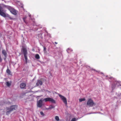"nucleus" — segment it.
I'll return each instance as SVG.
<instances>
[{"instance_id": "obj_14", "label": "nucleus", "mask_w": 121, "mask_h": 121, "mask_svg": "<svg viewBox=\"0 0 121 121\" xmlns=\"http://www.w3.org/2000/svg\"><path fill=\"white\" fill-rule=\"evenodd\" d=\"M79 100L80 102H82V101H85V99L84 98L80 99H79Z\"/></svg>"}, {"instance_id": "obj_8", "label": "nucleus", "mask_w": 121, "mask_h": 121, "mask_svg": "<svg viewBox=\"0 0 121 121\" xmlns=\"http://www.w3.org/2000/svg\"><path fill=\"white\" fill-rule=\"evenodd\" d=\"M26 86V84L24 82H22L21 84L20 85V88L22 89H24Z\"/></svg>"}, {"instance_id": "obj_6", "label": "nucleus", "mask_w": 121, "mask_h": 121, "mask_svg": "<svg viewBox=\"0 0 121 121\" xmlns=\"http://www.w3.org/2000/svg\"><path fill=\"white\" fill-rule=\"evenodd\" d=\"M59 96L60 97L61 99L65 104V105H67V102L66 98L64 96L60 94H59Z\"/></svg>"}, {"instance_id": "obj_25", "label": "nucleus", "mask_w": 121, "mask_h": 121, "mask_svg": "<svg viewBox=\"0 0 121 121\" xmlns=\"http://www.w3.org/2000/svg\"><path fill=\"white\" fill-rule=\"evenodd\" d=\"M24 95H25V94H26V93H24Z\"/></svg>"}, {"instance_id": "obj_11", "label": "nucleus", "mask_w": 121, "mask_h": 121, "mask_svg": "<svg viewBox=\"0 0 121 121\" xmlns=\"http://www.w3.org/2000/svg\"><path fill=\"white\" fill-rule=\"evenodd\" d=\"M6 72L8 74L10 75L11 74V72L8 68L6 70Z\"/></svg>"}, {"instance_id": "obj_2", "label": "nucleus", "mask_w": 121, "mask_h": 121, "mask_svg": "<svg viewBox=\"0 0 121 121\" xmlns=\"http://www.w3.org/2000/svg\"><path fill=\"white\" fill-rule=\"evenodd\" d=\"M4 11L2 7L0 6V15L2 16L5 17H9L10 19L12 20L13 18L10 16L8 14H6L4 13Z\"/></svg>"}, {"instance_id": "obj_24", "label": "nucleus", "mask_w": 121, "mask_h": 121, "mask_svg": "<svg viewBox=\"0 0 121 121\" xmlns=\"http://www.w3.org/2000/svg\"><path fill=\"white\" fill-rule=\"evenodd\" d=\"M55 44H57V43L56 42H55Z\"/></svg>"}, {"instance_id": "obj_1", "label": "nucleus", "mask_w": 121, "mask_h": 121, "mask_svg": "<svg viewBox=\"0 0 121 121\" xmlns=\"http://www.w3.org/2000/svg\"><path fill=\"white\" fill-rule=\"evenodd\" d=\"M43 101L45 102L49 101L52 103L55 104V100L53 98L50 97H47L44 99H42L37 101V106L39 108H41L43 105Z\"/></svg>"}, {"instance_id": "obj_12", "label": "nucleus", "mask_w": 121, "mask_h": 121, "mask_svg": "<svg viewBox=\"0 0 121 121\" xmlns=\"http://www.w3.org/2000/svg\"><path fill=\"white\" fill-rule=\"evenodd\" d=\"M35 58L37 59H39L40 58L39 55L38 54H37L35 55Z\"/></svg>"}, {"instance_id": "obj_3", "label": "nucleus", "mask_w": 121, "mask_h": 121, "mask_svg": "<svg viewBox=\"0 0 121 121\" xmlns=\"http://www.w3.org/2000/svg\"><path fill=\"white\" fill-rule=\"evenodd\" d=\"M17 106L15 105L11 106L10 108H7V111L6 112V114L8 115L11 112L17 109Z\"/></svg>"}, {"instance_id": "obj_7", "label": "nucleus", "mask_w": 121, "mask_h": 121, "mask_svg": "<svg viewBox=\"0 0 121 121\" xmlns=\"http://www.w3.org/2000/svg\"><path fill=\"white\" fill-rule=\"evenodd\" d=\"M2 54L4 55L5 58H4V60H5L6 59L7 57V53L4 50H3L2 51Z\"/></svg>"}, {"instance_id": "obj_21", "label": "nucleus", "mask_w": 121, "mask_h": 121, "mask_svg": "<svg viewBox=\"0 0 121 121\" xmlns=\"http://www.w3.org/2000/svg\"><path fill=\"white\" fill-rule=\"evenodd\" d=\"M43 48H44L43 51L44 52H45L46 51V48L45 47H43Z\"/></svg>"}, {"instance_id": "obj_10", "label": "nucleus", "mask_w": 121, "mask_h": 121, "mask_svg": "<svg viewBox=\"0 0 121 121\" xmlns=\"http://www.w3.org/2000/svg\"><path fill=\"white\" fill-rule=\"evenodd\" d=\"M42 82L40 80H38L37 81L36 83V85L37 86H39V85H42Z\"/></svg>"}, {"instance_id": "obj_13", "label": "nucleus", "mask_w": 121, "mask_h": 121, "mask_svg": "<svg viewBox=\"0 0 121 121\" xmlns=\"http://www.w3.org/2000/svg\"><path fill=\"white\" fill-rule=\"evenodd\" d=\"M55 119L57 121H58L59 120V118L58 116H56L55 117Z\"/></svg>"}, {"instance_id": "obj_22", "label": "nucleus", "mask_w": 121, "mask_h": 121, "mask_svg": "<svg viewBox=\"0 0 121 121\" xmlns=\"http://www.w3.org/2000/svg\"><path fill=\"white\" fill-rule=\"evenodd\" d=\"M2 59L1 58V57L0 56V63L1 62H2Z\"/></svg>"}, {"instance_id": "obj_9", "label": "nucleus", "mask_w": 121, "mask_h": 121, "mask_svg": "<svg viewBox=\"0 0 121 121\" xmlns=\"http://www.w3.org/2000/svg\"><path fill=\"white\" fill-rule=\"evenodd\" d=\"M10 12L13 14L16 15L17 14L16 11L14 9H13Z\"/></svg>"}, {"instance_id": "obj_15", "label": "nucleus", "mask_w": 121, "mask_h": 121, "mask_svg": "<svg viewBox=\"0 0 121 121\" xmlns=\"http://www.w3.org/2000/svg\"><path fill=\"white\" fill-rule=\"evenodd\" d=\"M7 8L10 11V12L13 9L12 7L10 6H8L7 7Z\"/></svg>"}, {"instance_id": "obj_17", "label": "nucleus", "mask_w": 121, "mask_h": 121, "mask_svg": "<svg viewBox=\"0 0 121 121\" xmlns=\"http://www.w3.org/2000/svg\"><path fill=\"white\" fill-rule=\"evenodd\" d=\"M54 107V106H53L52 105H50L49 107L50 109L53 108Z\"/></svg>"}, {"instance_id": "obj_19", "label": "nucleus", "mask_w": 121, "mask_h": 121, "mask_svg": "<svg viewBox=\"0 0 121 121\" xmlns=\"http://www.w3.org/2000/svg\"><path fill=\"white\" fill-rule=\"evenodd\" d=\"M40 113L43 116H44V114L43 112H40Z\"/></svg>"}, {"instance_id": "obj_20", "label": "nucleus", "mask_w": 121, "mask_h": 121, "mask_svg": "<svg viewBox=\"0 0 121 121\" xmlns=\"http://www.w3.org/2000/svg\"><path fill=\"white\" fill-rule=\"evenodd\" d=\"M76 119L75 118H73L72 119L71 121H76Z\"/></svg>"}, {"instance_id": "obj_5", "label": "nucleus", "mask_w": 121, "mask_h": 121, "mask_svg": "<svg viewBox=\"0 0 121 121\" xmlns=\"http://www.w3.org/2000/svg\"><path fill=\"white\" fill-rule=\"evenodd\" d=\"M87 104L90 107H92L93 105H95L93 100L91 99H89L88 100L87 102Z\"/></svg>"}, {"instance_id": "obj_18", "label": "nucleus", "mask_w": 121, "mask_h": 121, "mask_svg": "<svg viewBox=\"0 0 121 121\" xmlns=\"http://www.w3.org/2000/svg\"><path fill=\"white\" fill-rule=\"evenodd\" d=\"M26 17H23V19L24 22H25V23H26V22L25 21V20L26 19Z\"/></svg>"}, {"instance_id": "obj_23", "label": "nucleus", "mask_w": 121, "mask_h": 121, "mask_svg": "<svg viewBox=\"0 0 121 121\" xmlns=\"http://www.w3.org/2000/svg\"><path fill=\"white\" fill-rule=\"evenodd\" d=\"M49 109H50L49 108V107H48V108H45L46 110H49Z\"/></svg>"}, {"instance_id": "obj_16", "label": "nucleus", "mask_w": 121, "mask_h": 121, "mask_svg": "<svg viewBox=\"0 0 121 121\" xmlns=\"http://www.w3.org/2000/svg\"><path fill=\"white\" fill-rule=\"evenodd\" d=\"M11 84L9 82H6V85L7 86H9L11 85Z\"/></svg>"}, {"instance_id": "obj_4", "label": "nucleus", "mask_w": 121, "mask_h": 121, "mask_svg": "<svg viewBox=\"0 0 121 121\" xmlns=\"http://www.w3.org/2000/svg\"><path fill=\"white\" fill-rule=\"evenodd\" d=\"M23 52L24 57V58L25 59V60H26V63L27 62V51L26 50V48H23Z\"/></svg>"}]
</instances>
